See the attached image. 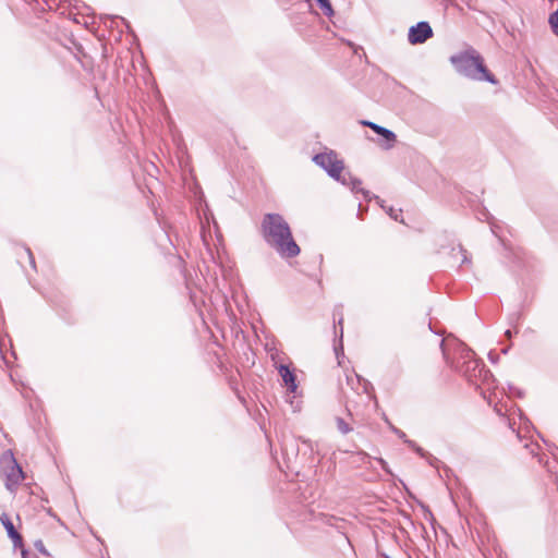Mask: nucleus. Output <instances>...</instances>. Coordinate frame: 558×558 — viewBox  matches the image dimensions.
<instances>
[{
  "label": "nucleus",
  "mask_w": 558,
  "mask_h": 558,
  "mask_svg": "<svg viewBox=\"0 0 558 558\" xmlns=\"http://www.w3.org/2000/svg\"><path fill=\"white\" fill-rule=\"evenodd\" d=\"M0 521L7 531L8 537L12 541L14 548L23 546V537L15 529L13 522L7 513L0 515Z\"/></svg>",
  "instance_id": "nucleus-7"
},
{
  "label": "nucleus",
  "mask_w": 558,
  "mask_h": 558,
  "mask_svg": "<svg viewBox=\"0 0 558 558\" xmlns=\"http://www.w3.org/2000/svg\"><path fill=\"white\" fill-rule=\"evenodd\" d=\"M405 445L411 448L414 452H416L421 458L427 457V451H425L422 447H420L415 441L413 440H405Z\"/></svg>",
  "instance_id": "nucleus-18"
},
{
  "label": "nucleus",
  "mask_w": 558,
  "mask_h": 558,
  "mask_svg": "<svg viewBox=\"0 0 558 558\" xmlns=\"http://www.w3.org/2000/svg\"><path fill=\"white\" fill-rule=\"evenodd\" d=\"M409 35H433V31L427 22H420L410 28Z\"/></svg>",
  "instance_id": "nucleus-12"
},
{
  "label": "nucleus",
  "mask_w": 558,
  "mask_h": 558,
  "mask_svg": "<svg viewBox=\"0 0 558 558\" xmlns=\"http://www.w3.org/2000/svg\"><path fill=\"white\" fill-rule=\"evenodd\" d=\"M366 209L363 208L362 204H359V209H357V217L360 219L363 218V213L365 211Z\"/></svg>",
  "instance_id": "nucleus-32"
},
{
  "label": "nucleus",
  "mask_w": 558,
  "mask_h": 558,
  "mask_svg": "<svg viewBox=\"0 0 558 558\" xmlns=\"http://www.w3.org/2000/svg\"><path fill=\"white\" fill-rule=\"evenodd\" d=\"M336 425H337V428L338 430L342 434V435H347L349 434L350 432H352V427L350 426V424L342 417L340 416H337L336 417Z\"/></svg>",
  "instance_id": "nucleus-15"
},
{
  "label": "nucleus",
  "mask_w": 558,
  "mask_h": 558,
  "mask_svg": "<svg viewBox=\"0 0 558 558\" xmlns=\"http://www.w3.org/2000/svg\"><path fill=\"white\" fill-rule=\"evenodd\" d=\"M429 37H408L409 43L413 46L424 44Z\"/></svg>",
  "instance_id": "nucleus-24"
},
{
  "label": "nucleus",
  "mask_w": 558,
  "mask_h": 558,
  "mask_svg": "<svg viewBox=\"0 0 558 558\" xmlns=\"http://www.w3.org/2000/svg\"><path fill=\"white\" fill-rule=\"evenodd\" d=\"M313 161L320 167L331 179H339L344 170L343 160L338 158L335 150L318 153L313 156Z\"/></svg>",
  "instance_id": "nucleus-5"
},
{
  "label": "nucleus",
  "mask_w": 558,
  "mask_h": 558,
  "mask_svg": "<svg viewBox=\"0 0 558 558\" xmlns=\"http://www.w3.org/2000/svg\"><path fill=\"white\" fill-rule=\"evenodd\" d=\"M371 129L384 140L385 148L389 149L393 147L397 141V135L391 130L381 126L377 123L371 125Z\"/></svg>",
  "instance_id": "nucleus-8"
},
{
  "label": "nucleus",
  "mask_w": 558,
  "mask_h": 558,
  "mask_svg": "<svg viewBox=\"0 0 558 558\" xmlns=\"http://www.w3.org/2000/svg\"><path fill=\"white\" fill-rule=\"evenodd\" d=\"M355 380L357 381L359 385L362 386V392L363 393H371V391L374 390V387L372 385L371 381H368L367 379L363 378L362 376L355 374Z\"/></svg>",
  "instance_id": "nucleus-16"
},
{
  "label": "nucleus",
  "mask_w": 558,
  "mask_h": 558,
  "mask_svg": "<svg viewBox=\"0 0 558 558\" xmlns=\"http://www.w3.org/2000/svg\"><path fill=\"white\" fill-rule=\"evenodd\" d=\"M347 383H348V385H350L352 387V389H354V387H353L354 379L352 377L347 376Z\"/></svg>",
  "instance_id": "nucleus-38"
},
{
  "label": "nucleus",
  "mask_w": 558,
  "mask_h": 558,
  "mask_svg": "<svg viewBox=\"0 0 558 558\" xmlns=\"http://www.w3.org/2000/svg\"><path fill=\"white\" fill-rule=\"evenodd\" d=\"M331 521H336V522H339V521H340V522H342L343 520H342V519H338V518H336V517H330V518L328 519V521H327V522H328V524L333 525V523H332Z\"/></svg>",
  "instance_id": "nucleus-35"
},
{
  "label": "nucleus",
  "mask_w": 558,
  "mask_h": 558,
  "mask_svg": "<svg viewBox=\"0 0 558 558\" xmlns=\"http://www.w3.org/2000/svg\"><path fill=\"white\" fill-rule=\"evenodd\" d=\"M59 43L72 52L75 58H78L80 54L86 56L82 44L76 40V37H60Z\"/></svg>",
  "instance_id": "nucleus-10"
},
{
  "label": "nucleus",
  "mask_w": 558,
  "mask_h": 558,
  "mask_svg": "<svg viewBox=\"0 0 558 558\" xmlns=\"http://www.w3.org/2000/svg\"><path fill=\"white\" fill-rule=\"evenodd\" d=\"M317 2L319 4L320 10L324 12V14H326V15L332 14L333 11H332L329 0H317Z\"/></svg>",
  "instance_id": "nucleus-20"
},
{
  "label": "nucleus",
  "mask_w": 558,
  "mask_h": 558,
  "mask_svg": "<svg viewBox=\"0 0 558 558\" xmlns=\"http://www.w3.org/2000/svg\"><path fill=\"white\" fill-rule=\"evenodd\" d=\"M19 548L21 549V556H22V558H29V550H28V549H26V548L24 547V545H23L22 547H19Z\"/></svg>",
  "instance_id": "nucleus-29"
},
{
  "label": "nucleus",
  "mask_w": 558,
  "mask_h": 558,
  "mask_svg": "<svg viewBox=\"0 0 558 558\" xmlns=\"http://www.w3.org/2000/svg\"><path fill=\"white\" fill-rule=\"evenodd\" d=\"M446 363L457 373L462 375L470 384H476V379L486 378L489 371L484 362L475 356L474 351L465 343L453 339L454 354L451 357L446 348V340L441 339L439 343Z\"/></svg>",
  "instance_id": "nucleus-2"
},
{
  "label": "nucleus",
  "mask_w": 558,
  "mask_h": 558,
  "mask_svg": "<svg viewBox=\"0 0 558 558\" xmlns=\"http://www.w3.org/2000/svg\"><path fill=\"white\" fill-rule=\"evenodd\" d=\"M263 239L282 258L296 257L301 248L293 239L289 223L280 214H265L260 223Z\"/></svg>",
  "instance_id": "nucleus-1"
},
{
  "label": "nucleus",
  "mask_w": 558,
  "mask_h": 558,
  "mask_svg": "<svg viewBox=\"0 0 558 558\" xmlns=\"http://www.w3.org/2000/svg\"><path fill=\"white\" fill-rule=\"evenodd\" d=\"M459 251H460L461 253H463V259H462V263H468V262H469V259H468V257H466V255H465L466 251L462 247V245H461V244H459Z\"/></svg>",
  "instance_id": "nucleus-31"
},
{
  "label": "nucleus",
  "mask_w": 558,
  "mask_h": 558,
  "mask_svg": "<svg viewBox=\"0 0 558 558\" xmlns=\"http://www.w3.org/2000/svg\"><path fill=\"white\" fill-rule=\"evenodd\" d=\"M354 193H361L366 202L376 199L378 204L385 203L383 199L379 198V196L372 194L368 190H364L363 187H361V185L357 187V192Z\"/></svg>",
  "instance_id": "nucleus-17"
},
{
  "label": "nucleus",
  "mask_w": 558,
  "mask_h": 558,
  "mask_svg": "<svg viewBox=\"0 0 558 558\" xmlns=\"http://www.w3.org/2000/svg\"><path fill=\"white\" fill-rule=\"evenodd\" d=\"M23 255L27 258L31 267L33 269H36L35 257H34V255H33V253H32L29 247H23Z\"/></svg>",
  "instance_id": "nucleus-22"
},
{
  "label": "nucleus",
  "mask_w": 558,
  "mask_h": 558,
  "mask_svg": "<svg viewBox=\"0 0 558 558\" xmlns=\"http://www.w3.org/2000/svg\"><path fill=\"white\" fill-rule=\"evenodd\" d=\"M59 43L72 52L75 58H78L80 54L86 56L82 44L76 40V37H60Z\"/></svg>",
  "instance_id": "nucleus-9"
},
{
  "label": "nucleus",
  "mask_w": 558,
  "mask_h": 558,
  "mask_svg": "<svg viewBox=\"0 0 558 558\" xmlns=\"http://www.w3.org/2000/svg\"><path fill=\"white\" fill-rule=\"evenodd\" d=\"M379 463H380L383 470H385L386 472H389L388 464H387V462L384 459L380 458L379 459Z\"/></svg>",
  "instance_id": "nucleus-33"
},
{
  "label": "nucleus",
  "mask_w": 558,
  "mask_h": 558,
  "mask_svg": "<svg viewBox=\"0 0 558 558\" xmlns=\"http://www.w3.org/2000/svg\"><path fill=\"white\" fill-rule=\"evenodd\" d=\"M342 535H343V537H344L345 542H347L349 545H351L349 537H348L344 533H342Z\"/></svg>",
  "instance_id": "nucleus-41"
},
{
  "label": "nucleus",
  "mask_w": 558,
  "mask_h": 558,
  "mask_svg": "<svg viewBox=\"0 0 558 558\" xmlns=\"http://www.w3.org/2000/svg\"><path fill=\"white\" fill-rule=\"evenodd\" d=\"M379 206L396 221L403 222L401 219V209L397 210L392 206H386L384 203H380Z\"/></svg>",
  "instance_id": "nucleus-14"
},
{
  "label": "nucleus",
  "mask_w": 558,
  "mask_h": 558,
  "mask_svg": "<svg viewBox=\"0 0 558 558\" xmlns=\"http://www.w3.org/2000/svg\"><path fill=\"white\" fill-rule=\"evenodd\" d=\"M428 328H429V330H430L432 332H434L435 335L441 336V335L444 333V331H442V330H436V329H434V327H433V325H432V323H430V322H429V324H428Z\"/></svg>",
  "instance_id": "nucleus-30"
},
{
  "label": "nucleus",
  "mask_w": 558,
  "mask_h": 558,
  "mask_svg": "<svg viewBox=\"0 0 558 558\" xmlns=\"http://www.w3.org/2000/svg\"><path fill=\"white\" fill-rule=\"evenodd\" d=\"M449 61L454 71L471 81L498 85V78L489 71L484 57L472 46L450 56Z\"/></svg>",
  "instance_id": "nucleus-3"
},
{
  "label": "nucleus",
  "mask_w": 558,
  "mask_h": 558,
  "mask_svg": "<svg viewBox=\"0 0 558 558\" xmlns=\"http://www.w3.org/2000/svg\"><path fill=\"white\" fill-rule=\"evenodd\" d=\"M89 32L95 33L96 31L94 28H87Z\"/></svg>",
  "instance_id": "nucleus-46"
},
{
  "label": "nucleus",
  "mask_w": 558,
  "mask_h": 558,
  "mask_svg": "<svg viewBox=\"0 0 558 558\" xmlns=\"http://www.w3.org/2000/svg\"><path fill=\"white\" fill-rule=\"evenodd\" d=\"M299 439H300L303 444L308 445V446H310V448H311V450H313V447H312V442H311V440L305 439V438H302V437H300Z\"/></svg>",
  "instance_id": "nucleus-37"
},
{
  "label": "nucleus",
  "mask_w": 558,
  "mask_h": 558,
  "mask_svg": "<svg viewBox=\"0 0 558 558\" xmlns=\"http://www.w3.org/2000/svg\"><path fill=\"white\" fill-rule=\"evenodd\" d=\"M551 454L555 459H558V448H554V450L551 451Z\"/></svg>",
  "instance_id": "nucleus-40"
},
{
  "label": "nucleus",
  "mask_w": 558,
  "mask_h": 558,
  "mask_svg": "<svg viewBox=\"0 0 558 558\" xmlns=\"http://www.w3.org/2000/svg\"><path fill=\"white\" fill-rule=\"evenodd\" d=\"M343 319L340 318L339 322H338V325L340 326V329H339V333L337 331V327L335 326V329H336V337H339V344H335V353H336V356L337 359L339 360L340 357V353L343 355V343H342V339H343Z\"/></svg>",
  "instance_id": "nucleus-13"
},
{
  "label": "nucleus",
  "mask_w": 558,
  "mask_h": 558,
  "mask_svg": "<svg viewBox=\"0 0 558 558\" xmlns=\"http://www.w3.org/2000/svg\"><path fill=\"white\" fill-rule=\"evenodd\" d=\"M508 390L511 395L518 397V398H523L524 397V391L511 384H508Z\"/></svg>",
  "instance_id": "nucleus-23"
},
{
  "label": "nucleus",
  "mask_w": 558,
  "mask_h": 558,
  "mask_svg": "<svg viewBox=\"0 0 558 558\" xmlns=\"http://www.w3.org/2000/svg\"><path fill=\"white\" fill-rule=\"evenodd\" d=\"M512 335H513V332H512L510 329H507V330L505 331V336H506L508 339H510V338L512 337Z\"/></svg>",
  "instance_id": "nucleus-39"
},
{
  "label": "nucleus",
  "mask_w": 558,
  "mask_h": 558,
  "mask_svg": "<svg viewBox=\"0 0 558 558\" xmlns=\"http://www.w3.org/2000/svg\"><path fill=\"white\" fill-rule=\"evenodd\" d=\"M342 41H343L345 45H348L350 48H352V49H353V52H354L355 54H359V50H362V51H363V48H362V47H356V46H355L353 43H351L350 40H345V39H343V38H342Z\"/></svg>",
  "instance_id": "nucleus-27"
},
{
  "label": "nucleus",
  "mask_w": 558,
  "mask_h": 558,
  "mask_svg": "<svg viewBox=\"0 0 558 558\" xmlns=\"http://www.w3.org/2000/svg\"><path fill=\"white\" fill-rule=\"evenodd\" d=\"M384 420L387 423V425L389 426V423H391V422L388 420V417L386 415L384 416Z\"/></svg>",
  "instance_id": "nucleus-43"
},
{
  "label": "nucleus",
  "mask_w": 558,
  "mask_h": 558,
  "mask_svg": "<svg viewBox=\"0 0 558 558\" xmlns=\"http://www.w3.org/2000/svg\"><path fill=\"white\" fill-rule=\"evenodd\" d=\"M97 38L101 43V46L104 47V56L106 57L107 56V48H106V45L102 43V39L105 37L98 36Z\"/></svg>",
  "instance_id": "nucleus-36"
},
{
  "label": "nucleus",
  "mask_w": 558,
  "mask_h": 558,
  "mask_svg": "<svg viewBox=\"0 0 558 558\" xmlns=\"http://www.w3.org/2000/svg\"><path fill=\"white\" fill-rule=\"evenodd\" d=\"M389 429L399 438L401 439L404 444H405V440H410L407 436V434L401 430L400 428L396 427L392 423H389Z\"/></svg>",
  "instance_id": "nucleus-19"
},
{
  "label": "nucleus",
  "mask_w": 558,
  "mask_h": 558,
  "mask_svg": "<svg viewBox=\"0 0 558 558\" xmlns=\"http://www.w3.org/2000/svg\"><path fill=\"white\" fill-rule=\"evenodd\" d=\"M0 473L5 478L7 489L11 493L15 492L24 478V471L11 450L4 451L0 458Z\"/></svg>",
  "instance_id": "nucleus-4"
},
{
  "label": "nucleus",
  "mask_w": 558,
  "mask_h": 558,
  "mask_svg": "<svg viewBox=\"0 0 558 558\" xmlns=\"http://www.w3.org/2000/svg\"><path fill=\"white\" fill-rule=\"evenodd\" d=\"M498 359H499V356H498L495 352L490 351V352L488 353V360H489L493 364L497 363Z\"/></svg>",
  "instance_id": "nucleus-28"
},
{
  "label": "nucleus",
  "mask_w": 558,
  "mask_h": 558,
  "mask_svg": "<svg viewBox=\"0 0 558 558\" xmlns=\"http://www.w3.org/2000/svg\"><path fill=\"white\" fill-rule=\"evenodd\" d=\"M81 17H82V20L84 21V25H86V26H87L86 17H85V16H81Z\"/></svg>",
  "instance_id": "nucleus-44"
},
{
  "label": "nucleus",
  "mask_w": 558,
  "mask_h": 558,
  "mask_svg": "<svg viewBox=\"0 0 558 558\" xmlns=\"http://www.w3.org/2000/svg\"><path fill=\"white\" fill-rule=\"evenodd\" d=\"M279 375L282 378L283 385L286 386L288 392L295 393L298 390V380L296 375L289 365L281 364L278 367Z\"/></svg>",
  "instance_id": "nucleus-6"
},
{
  "label": "nucleus",
  "mask_w": 558,
  "mask_h": 558,
  "mask_svg": "<svg viewBox=\"0 0 558 558\" xmlns=\"http://www.w3.org/2000/svg\"><path fill=\"white\" fill-rule=\"evenodd\" d=\"M509 349H510V347H507V348L502 349V351H501V352H502L504 354H507V353H508V351H509Z\"/></svg>",
  "instance_id": "nucleus-42"
},
{
  "label": "nucleus",
  "mask_w": 558,
  "mask_h": 558,
  "mask_svg": "<svg viewBox=\"0 0 558 558\" xmlns=\"http://www.w3.org/2000/svg\"><path fill=\"white\" fill-rule=\"evenodd\" d=\"M34 547L36 550H38L43 556L50 557V553L47 550V548L44 545V542L41 539H36L34 542Z\"/></svg>",
  "instance_id": "nucleus-21"
},
{
  "label": "nucleus",
  "mask_w": 558,
  "mask_h": 558,
  "mask_svg": "<svg viewBox=\"0 0 558 558\" xmlns=\"http://www.w3.org/2000/svg\"><path fill=\"white\" fill-rule=\"evenodd\" d=\"M424 459H426V461L428 462L429 465L432 466H435V468H438V464L440 463V461L432 456L430 453H427V457H425Z\"/></svg>",
  "instance_id": "nucleus-25"
},
{
  "label": "nucleus",
  "mask_w": 558,
  "mask_h": 558,
  "mask_svg": "<svg viewBox=\"0 0 558 558\" xmlns=\"http://www.w3.org/2000/svg\"><path fill=\"white\" fill-rule=\"evenodd\" d=\"M361 124L371 129V125L375 124V122L368 120H362Z\"/></svg>",
  "instance_id": "nucleus-34"
},
{
  "label": "nucleus",
  "mask_w": 558,
  "mask_h": 558,
  "mask_svg": "<svg viewBox=\"0 0 558 558\" xmlns=\"http://www.w3.org/2000/svg\"><path fill=\"white\" fill-rule=\"evenodd\" d=\"M383 558H391V557L389 555H387V554H384Z\"/></svg>",
  "instance_id": "nucleus-45"
},
{
  "label": "nucleus",
  "mask_w": 558,
  "mask_h": 558,
  "mask_svg": "<svg viewBox=\"0 0 558 558\" xmlns=\"http://www.w3.org/2000/svg\"><path fill=\"white\" fill-rule=\"evenodd\" d=\"M337 182H340L344 186H349L352 192H357V187L362 184V181L353 177L351 172H341V177L339 179H333Z\"/></svg>",
  "instance_id": "nucleus-11"
},
{
  "label": "nucleus",
  "mask_w": 558,
  "mask_h": 558,
  "mask_svg": "<svg viewBox=\"0 0 558 558\" xmlns=\"http://www.w3.org/2000/svg\"><path fill=\"white\" fill-rule=\"evenodd\" d=\"M421 506H422V509L426 513V519H428L430 521V523L433 524V521H435L433 512L430 511V509L427 506H425L423 504Z\"/></svg>",
  "instance_id": "nucleus-26"
}]
</instances>
